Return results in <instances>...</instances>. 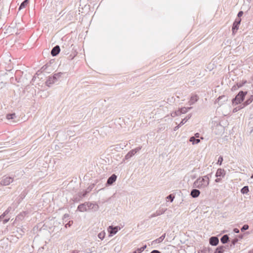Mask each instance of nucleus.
Wrapping results in <instances>:
<instances>
[{
  "label": "nucleus",
  "instance_id": "f257e3e1",
  "mask_svg": "<svg viewBox=\"0 0 253 253\" xmlns=\"http://www.w3.org/2000/svg\"><path fill=\"white\" fill-rule=\"evenodd\" d=\"M209 184V178L208 175L199 177L193 183V187L198 189H204Z\"/></svg>",
  "mask_w": 253,
  "mask_h": 253
},
{
  "label": "nucleus",
  "instance_id": "f03ea898",
  "mask_svg": "<svg viewBox=\"0 0 253 253\" xmlns=\"http://www.w3.org/2000/svg\"><path fill=\"white\" fill-rule=\"evenodd\" d=\"M98 209L99 207L97 204L89 202H85L84 204H80L78 207V210L81 212L86 211L89 210L96 211Z\"/></svg>",
  "mask_w": 253,
  "mask_h": 253
},
{
  "label": "nucleus",
  "instance_id": "7ed1b4c3",
  "mask_svg": "<svg viewBox=\"0 0 253 253\" xmlns=\"http://www.w3.org/2000/svg\"><path fill=\"white\" fill-rule=\"evenodd\" d=\"M247 91H240L237 95L232 100V103L233 106L241 103L244 100Z\"/></svg>",
  "mask_w": 253,
  "mask_h": 253
},
{
  "label": "nucleus",
  "instance_id": "20e7f679",
  "mask_svg": "<svg viewBox=\"0 0 253 253\" xmlns=\"http://www.w3.org/2000/svg\"><path fill=\"white\" fill-rule=\"evenodd\" d=\"M13 181V178L10 176H4L2 178L0 181V184L2 186H7L12 183Z\"/></svg>",
  "mask_w": 253,
  "mask_h": 253
},
{
  "label": "nucleus",
  "instance_id": "39448f33",
  "mask_svg": "<svg viewBox=\"0 0 253 253\" xmlns=\"http://www.w3.org/2000/svg\"><path fill=\"white\" fill-rule=\"evenodd\" d=\"M120 229V228L118 226H109L107 229L108 232L109 233V236L111 237L116 234Z\"/></svg>",
  "mask_w": 253,
  "mask_h": 253
},
{
  "label": "nucleus",
  "instance_id": "423d86ee",
  "mask_svg": "<svg viewBox=\"0 0 253 253\" xmlns=\"http://www.w3.org/2000/svg\"><path fill=\"white\" fill-rule=\"evenodd\" d=\"M241 19L240 18H237L233 24L232 28V33L234 34L239 29V26L240 24Z\"/></svg>",
  "mask_w": 253,
  "mask_h": 253
},
{
  "label": "nucleus",
  "instance_id": "0eeeda50",
  "mask_svg": "<svg viewBox=\"0 0 253 253\" xmlns=\"http://www.w3.org/2000/svg\"><path fill=\"white\" fill-rule=\"evenodd\" d=\"M126 144L125 143L113 145L111 146V150H114L116 151H120L121 150L123 149L126 146Z\"/></svg>",
  "mask_w": 253,
  "mask_h": 253
},
{
  "label": "nucleus",
  "instance_id": "6e6552de",
  "mask_svg": "<svg viewBox=\"0 0 253 253\" xmlns=\"http://www.w3.org/2000/svg\"><path fill=\"white\" fill-rule=\"evenodd\" d=\"M117 176L115 174H113L108 178L106 182V186L111 185L117 179Z\"/></svg>",
  "mask_w": 253,
  "mask_h": 253
},
{
  "label": "nucleus",
  "instance_id": "1a4fd4ad",
  "mask_svg": "<svg viewBox=\"0 0 253 253\" xmlns=\"http://www.w3.org/2000/svg\"><path fill=\"white\" fill-rule=\"evenodd\" d=\"M199 100V96L197 94H193L188 101L189 105H192Z\"/></svg>",
  "mask_w": 253,
  "mask_h": 253
},
{
  "label": "nucleus",
  "instance_id": "9d476101",
  "mask_svg": "<svg viewBox=\"0 0 253 253\" xmlns=\"http://www.w3.org/2000/svg\"><path fill=\"white\" fill-rule=\"evenodd\" d=\"M57 82L56 80H55V77L52 76H49L46 81L45 82V84L48 86H50L52 84H54Z\"/></svg>",
  "mask_w": 253,
  "mask_h": 253
},
{
  "label": "nucleus",
  "instance_id": "9b49d317",
  "mask_svg": "<svg viewBox=\"0 0 253 253\" xmlns=\"http://www.w3.org/2000/svg\"><path fill=\"white\" fill-rule=\"evenodd\" d=\"M209 242L211 245L216 246L219 243V240L217 237L213 236L210 238Z\"/></svg>",
  "mask_w": 253,
  "mask_h": 253
},
{
  "label": "nucleus",
  "instance_id": "f8f14e48",
  "mask_svg": "<svg viewBox=\"0 0 253 253\" xmlns=\"http://www.w3.org/2000/svg\"><path fill=\"white\" fill-rule=\"evenodd\" d=\"M166 237V233H164L163 235H162L160 237L156 239V240L153 241L151 243V245H154L156 244H159L161 243L165 239Z\"/></svg>",
  "mask_w": 253,
  "mask_h": 253
},
{
  "label": "nucleus",
  "instance_id": "ddd939ff",
  "mask_svg": "<svg viewBox=\"0 0 253 253\" xmlns=\"http://www.w3.org/2000/svg\"><path fill=\"white\" fill-rule=\"evenodd\" d=\"M60 48L59 45L54 46L51 51V54L53 56H56L60 52Z\"/></svg>",
  "mask_w": 253,
  "mask_h": 253
},
{
  "label": "nucleus",
  "instance_id": "4468645a",
  "mask_svg": "<svg viewBox=\"0 0 253 253\" xmlns=\"http://www.w3.org/2000/svg\"><path fill=\"white\" fill-rule=\"evenodd\" d=\"M225 175V171L223 169H218L216 172L215 176L216 177H223Z\"/></svg>",
  "mask_w": 253,
  "mask_h": 253
},
{
  "label": "nucleus",
  "instance_id": "2eb2a0df",
  "mask_svg": "<svg viewBox=\"0 0 253 253\" xmlns=\"http://www.w3.org/2000/svg\"><path fill=\"white\" fill-rule=\"evenodd\" d=\"M200 191L199 190L196 189H193L191 191L190 195L193 198H197L200 195Z\"/></svg>",
  "mask_w": 253,
  "mask_h": 253
},
{
  "label": "nucleus",
  "instance_id": "dca6fc26",
  "mask_svg": "<svg viewBox=\"0 0 253 253\" xmlns=\"http://www.w3.org/2000/svg\"><path fill=\"white\" fill-rule=\"evenodd\" d=\"M192 117V114H189L185 118L182 120L181 122L179 123V126H182L185 124Z\"/></svg>",
  "mask_w": 253,
  "mask_h": 253
},
{
  "label": "nucleus",
  "instance_id": "f3484780",
  "mask_svg": "<svg viewBox=\"0 0 253 253\" xmlns=\"http://www.w3.org/2000/svg\"><path fill=\"white\" fill-rule=\"evenodd\" d=\"M225 248L226 247L224 246H219L216 249L214 253H223Z\"/></svg>",
  "mask_w": 253,
  "mask_h": 253
},
{
  "label": "nucleus",
  "instance_id": "a211bd4d",
  "mask_svg": "<svg viewBox=\"0 0 253 253\" xmlns=\"http://www.w3.org/2000/svg\"><path fill=\"white\" fill-rule=\"evenodd\" d=\"M253 101V96H250L247 100L243 103V107H246L250 104Z\"/></svg>",
  "mask_w": 253,
  "mask_h": 253
},
{
  "label": "nucleus",
  "instance_id": "6ab92c4d",
  "mask_svg": "<svg viewBox=\"0 0 253 253\" xmlns=\"http://www.w3.org/2000/svg\"><path fill=\"white\" fill-rule=\"evenodd\" d=\"M229 241V237L227 235H223L220 239V241L222 244H225Z\"/></svg>",
  "mask_w": 253,
  "mask_h": 253
},
{
  "label": "nucleus",
  "instance_id": "aec40b11",
  "mask_svg": "<svg viewBox=\"0 0 253 253\" xmlns=\"http://www.w3.org/2000/svg\"><path fill=\"white\" fill-rule=\"evenodd\" d=\"M28 3V0H24L20 4V5L19 7V10H20L21 9L25 8Z\"/></svg>",
  "mask_w": 253,
  "mask_h": 253
},
{
  "label": "nucleus",
  "instance_id": "412c9836",
  "mask_svg": "<svg viewBox=\"0 0 253 253\" xmlns=\"http://www.w3.org/2000/svg\"><path fill=\"white\" fill-rule=\"evenodd\" d=\"M189 141L191 142L193 144H198L200 142V140L199 139H196L195 137H191Z\"/></svg>",
  "mask_w": 253,
  "mask_h": 253
},
{
  "label": "nucleus",
  "instance_id": "4be33fe9",
  "mask_svg": "<svg viewBox=\"0 0 253 253\" xmlns=\"http://www.w3.org/2000/svg\"><path fill=\"white\" fill-rule=\"evenodd\" d=\"M134 155V151L131 150L125 156V159L128 160Z\"/></svg>",
  "mask_w": 253,
  "mask_h": 253
},
{
  "label": "nucleus",
  "instance_id": "5701e85b",
  "mask_svg": "<svg viewBox=\"0 0 253 253\" xmlns=\"http://www.w3.org/2000/svg\"><path fill=\"white\" fill-rule=\"evenodd\" d=\"M227 97L226 96L222 95L218 97L216 100V101H219L220 100H222L223 102H224L227 101Z\"/></svg>",
  "mask_w": 253,
  "mask_h": 253
},
{
  "label": "nucleus",
  "instance_id": "b1692460",
  "mask_svg": "<svg viewBox=\"0 0 253 253\" xmlns=\"http://www.w3.org/2000/svg\"><path fill=\"white\" fill-rule=\"evenodd\" d=\"M147 247L146 245H144L140 248H138L136 251L133 252L132 253H141L143 252Z\"/></svg>",
  "mask_w": 253,
  "mask_h": 253
},
{
  "label": "nucleus",
  "instance_id": "393cba45",
  "mask_svg": "<svg viewBox=\"0 0 253 253\" xmlns=\"http://www.w3.org/2000/svg\"><path fill=\"white\" fill-rule=\"evenodd\" d=\"M249 191V187L248 186H244L241 190V192L243 194L248 193Z\"/></svg>",
  "mask_w": 253,
  "mask_h": 253
},
{
  "label": "nucleus",
  "instance_id": "a878e982",
  "mask_svg": "<svg viewBox=\"0 0 253 253\" xmlns=\"http://www.w3.org/2000/svg\"><path fill=\"white\" fill-rule=\"evenodd\" d=\"M180 115H181V114H180V112L179 110V109L174 112H173L171 113V116L172 117H175L176 116H178Z\"/></svg>",
  "mask_w": 253,
  "mask_h": 253
},
{
  "label": "nucleus",
  "instance_id": "bb28decb",
  "mask_svg": "<svg viewBox=\"0 0 253 253\" xmlns=\"http://www.w3.org/2000/svg\"><path fill=\"white\" fill-rule=\"evenodd\" d=\"M16 118V115L15 113L8 114L6 115V119L8 120L14 119Z\"/></svg>",
  "mask_w": 253,
  "mask_h": 253
},
{
  "label": "nucleus",
  "instance_id": "cd10ccee",
  "mask_svg": "<svg viewBox=\"0 0 253 253\" xmlns=\"http://www.w3.org/2000/svg\"><path fill=\"white\" fill-rule=\"evenodd\" d=\"M105 234H106V233H105V231H102V232H100V233L98 234V237L100 239H101V240H102L104 238V237H105Z\"/></svg>",
  "mask_w": 253,
  "mask_h": 253
},
{
  "label": "nucleus",
  "instance_id": "c85d7f7f",
  "mask_svg": "<svg viewBox=\"0 0 253 253\" xmlns=\"http://www.w3.org/2000/svg\"><path fill=\"white\" fill-rule=\"evenodd\" d=\"M244 107H243V103L240 106L234 108L233 110V113H236V112H238L239 110H240V109H243Z\"/></svg>",
  "mask_w": 253,
  "mask_h": 253
},
{
  "label": "nucleus",
  "instance_id": "c756f323",
  "mask_svg": "<svg viewBox=\"0 0 253 253\" xmlns=\"http://www.w3.org/2000/svg\"><path fill=\"white\" fill-rule=\"evenodd\" d=\"M166 210L167 209H162V210L157 211H156V215H160L163 214L165 212Z\"/></svg>",
  "mask_w": 253,
  "mask_h": 253
},
{
  "label": "nucleus",
  "instance_id": "7c9ffc66",
  "mask_svg": "<svg viewBox=\"0 0 253 253\" xmlns=\"http://www.w3.org/2000/svg\"><path fill=\"white\" fill-rule=\"evenodd\" d=\"M179 110L180 112V114L181 115L182 114H185L187 112V109H186V107H182V108L179 109Z\"/></svg>",
  "mask_w": 253,
  "mask_h": 253
},
{
  "label": "nucleus",
  "instance_id": "2f4dec72",
  "mask_svg": "<svg viewBox=\"0 0 253 253\" xmlns=\"http://www.w3.org/2000/svg\"><path fill=\"white\" fill-rule=\"evenodd\" d=\"M249 226L247 224H245L243 226V227L241 228V230L242 232H244L245 230H247L249 229Z\"/></svg>",
  "mask_w": 253,
  "mask_h": 253
},
{
  "label": "nucleus",
  "instance_id": "473e14b6",
  "mask_svg": "<svg viewBox=\"0 0 253 253\" xmlns=\"http://www.w3.org/2000/svg\"><path fill=\"white\" fill-rule=\"evenodd\" d=\"M62 73H57L56 74H54L53 76L55 77V80L57 81L58 79H59L61 76Z\"/></svg>",
  "mask_w": 253,
  "mask_h": 253
},
{
  "label": "nucleus",
  "instance_id": "72a5a7b5",
  "mask_svg": "<svg viewBox=\"0 0 253 253\" xmlns=\"http://www.w3.org/2000/svg\"><path fill=\"white\" fill-rule=\"evenodd\" d=\"M239 88V87L238 86V85H237L236 84L234 85L232 88H231V90L232 91H235L236 90H237Z\"/></svg>",
  "mask_w": 253,
  "mask_h": 253
},
{
  "label": "nucleus",
  "instance_id": "f704fd0d",
  "mask_svg": "<svg viewBox=\"0 0 253 253\" xmlns=\"http://www.w3.org/2000/svg\"><path fill=\"white\" fill-rule=\"evenodd\" d=\"M238 240L237 238H235L231 241V246H234L237 243Z\"/></svg>",
  "mask_w": 253,
  "mask_h": 253
},
{
  "label": "nucleus",
  "instance_id": "c9c22d12",
  "mask_svg": "<svg viewBox=\"0 0 253 253\" xmlns=\"http://www.w3.org/2000/svg\"><path fill=\"white\" fill-rule=\"evenodd\" d=\"M247 83L246 81L243 82L242 83H238L236 84L237 85H238L239 88L242 87L246 83Z\"/></svg>",
  "mask_w": 253,
  "mask_h": 253
},
{
  "label": "nucleus",
  "instance_id": "e433bc0d",
  "mask_svg": "<svg viewBox=\"0 0 253 253\" xmlns=\"http://www.w3.org/2000/svg\"><path fill=\"white\" fill-rule=\"evenodd\" d=\"M223 161V158L221 156H220L218 158V160L217 161V164H219V165H221Z\"/></svg>",
  "mask_w": 253,
  "mask_h": 253
},
{
  "label": "nucleus",
  "instance_id": "4c0bfd02",
  "mask_svg": "<svg viewBox=\"0 0 253 253\" xmlns=\"http://www.w3.org/2000/svg\"><path fill=\"white\" fill-rule=\"evenodd\" d=\"M167 198L170 201L172 202L173 201L174 197L172 196V195H169Z\"/></svg>",
  "mask_w": 253,
  "mask_h": 253
},
{
  "label": "nucleus",
  "instance_id": "58836bf2",
  "mask_svg": "<svg viewBox=\"0 0 253 253\" xmlns=\"http://www.w3.org/2000/svg\"><path fill=\"white\" fill-rule=\"evenodd\" d=\"M141 149V147H138L133 150L132 151H134V153L135 154L137 152H138L140 149Z\"/></svg>",
  "mask_w": 253,
  "mask_h": 253
},
{
  "label": "nucleus",
  "instance_id": "ea45409f",
  "mask_svg": "<svg viewBox=\"0 0 253 253\" xmlns=\"http://www.w3.org/2000/svg\"><path fill=\"white\" fill-rule=\"evenodd\" d=\"M26 193L25 191H23L20 195V198L23 199L26 196Z\"/></svg>",
  "mask_w": 253,
  "mask_h": 253
},
{
  "label": "nucleus",
  "instance_id": "a19ab883",
  "mask_svg": "<svg viewBox=\"0 0 253 253\" xmlns=\"http://www.w3.org/2000/svg\"><path fill=\"white\" fill-rule=\"evenodd\" d=\"M243 15V12L242 11H240L237 15L238 18H240Z\"/></svg>",
  "mask_w": 253,
  "mask_h": 253
},
{
  "label": "nucleus",
  "instance_id": "79ce46f5",
  "mask_svg": "<svg viewBox=\"0 0 253 253\" xmlns=\"http://www.w3.org/2000/svg\"><path fill=\"white\" fill-rule=\"evenodd\" d=\"M12 210V208L11 207H9L6 210H5V212L6 213L8 214Z\"/></svg>",
  "mask_w": 253,
  "mask_h": 253
},
{
  "label": "nucleus",
  "instance_id": "37998d69",
  "mask_svg": "<svg viewBox=\"0 0 253 253\" xmlns=\"http://www.w3.org/2000/svg\"><path fill=\"white\" fill-rule=\"evenodd\" d=\"M6 214V212L4 211L0 216V219L3 218Z\"/></svg>",
  "mask_w": 253,
  "mask_h": 253
},
{
  "label": "nucleus",
  "instance_id": "c03bdc74",
  "mask_svg": "<svg viewBox=\"0 0 253 253\" xmlns=\"http://www.w3.org/2000/svg\"><path fill=\"white\" fill-rule=\"evenodd\" d=\"M69 217V214L66 213L63 216V219H65L66 218H68Z\"/></svg>",
  "mask_w": 253,
  "mask_h": 253
},
{
  "label": "nucleus",
  "instance_id": "a18cd8bd",
  "mask_svg": "<svg viewBox=\"0 0 253 253\" xmlns=\"http://www.w3.org/2000/svg\"><path fill=\"white\" fill-rule=\"evenodd\" d=\"M233 231L236 233H239L240 232L238 228H234Z\"/></svg>",
  "mask_w": 253,
  "mask_h": 253
},
{
  "label": "nucleus",
  "instance_id": "49530a36",
  "mask_svg": "<svg viewBox=\"0 0 253 253\" xmlns=\"http://www.w3.org/2000/svg\"><path fill=\"white\" fill-rule=\"evenodd\" d=\"M215 181L216 182H220L221 181V178L217 177V178L215 180Z\"/></svg>",
  "mask_w": 253,
  "mask_h": 253
},
{
  "label": "nucleus",
  "instance_id": "de8ad7c7",
  "mask_svg": "<svg viewBox=\"0 0 253 253\" xmlns=\"http://www.w3.org/2000/svg\"><path fill=\"white\" fill-rule=\"evenodd\" d=\"M150 253H161V252L158 250H153Z\"/></svg>",
  "mask_w": 253,
  "mask_h": 253
},
{
  "label": "nucleus",
  "instance_id": "09e8293b",
  "mask_svg": "<svg viewBox=\"0 0 253 253\" xmlns=\"http://www.w3.org/2000/svg\"><path fill=\"white\" fill-rule=\"evenodd\" d=\"M181 126H179V124H178V126H175L174 128V130L175 131L176 130H177L180 127H181Z\"/></svg>",
  "mask_w": 253,
  "mask_h": 253
},
{
  "label": "nucleus",
  "instance_id": "8fccbe9b",
  "mask_svg": "<svg viewBox=\"0 0 253 253\" xmlns=\"http://www.w3.org/2000/svg\"><path fill=\"white\" fill-rule=\"evenodd\" d=\"M9 218L4 219L3 221V224H5L6 223H7L9 221Z\"/></svg>",
  "mask_w": 253,
  "mask_h": 253
},
{
  "label": "nucleus",
  "instance_id": "3c124183",
  "mask_svg": "<svg viewBox=\"0 0 253 253\" xmlns=\"http://www.w3.org/2000/svg\"><path fill=\"white\" fill-rule=\"evenodd\" d=\"M194 137H195V138H199L200 137V134L199 133H196L195 134V136Z\"/></svg>",
  "mask_w": 253,
  "mask_h": 253
},
{
  "label": "nucleus",
  "instance_id": "603ef678",
  "mask_svg": "<svg viewBox=\"0 0 253 253\" xmlns=\"http://www.w3.org/2000/svg\"><path fill=\"white\" fill-rule=\"evenodd\" d=\"M92 187H88V188L87 189V190L86 191H87V193L89 192L91 190Z\"/></svg>",
  "mask_w": 253,
  "mask_h": 253
},
{
  "label": "nucleus",
  "instance_id": "864d4df0",
  "mask_svg": "<svg viewBox=\"0 0 253 253\" xmlns=\"http://www.w3.org/2000/svg\"><path fill=\"white\" fill-rule=\"evenodd\" d=\"M87 191H85L82 195V196L83 197H85L86 196V195L87 194Z\"/></svg>",
  "mask_w": 253,
  "mask_h": 253
},
{
  "label": "nucleus",
  "instance_id": "5fc2aeb1",
  "mask_svg": "<svg viewBox=\"0 0 253 253\" xmlns=\"http://www.w3.org/2000/svg\"><path fill=\"white\" fill-rule=\"evenodd\" d=\"M157 216V215H156V212L155 213H154V214H152V215H151V217H155V216Z\"/></svg>",
  "mask_w": 253,
  "mask_h": 253
},
{
  "label": "nucleus",
  "instance_id": "6e6d98bb",
  "mask_svg": "<svg viewBox=\"0 0 253 253\" xmlns=\"http://www.w3.org/2000/svg\"><path fill=\"white\" fill-rule=\"evenodd\" d=\"M186 109H187V111L188 112L189 110L192 109V107H186Z\"/></svg>",
  "mask_w": 253,
  "mask_h": 253
},
{
  "label": "nucleus",
  "instance_id": "4d7b16f0",
  "mask_svg": "<svg viewBox=\"0 0 253 253\" xmlns=\"http://www.w3.org/2000/svg\"><path fill=\"white\" fill-rule=\"evenodd\" d=\"M67 226H71L70 221H69L68 223H67L66 224V227H67Z\"/></svg>",
  "mask_w": 253,
  "mask_h": 253
},
{
  "label": "nucleus",
  "instance_id": "13d9d810",
  "mask_svg": "<svg viewBox=\"0 0 253 253\" xmlns=\"http://www.w3.org/2000/svg\"><path fill=\"white\" fill-rule=\"evenodd\" d=\"M92 252V251H91L90 249H89V250H88V252H86V253H90V252Z\"/></svg>",
  "mask_w": 253,
  "mask_h": 253
},
{
  "label": "nucleus",
  "instance_id": "bf43d9fd",
  "mask_svg": "<svg viewBox=\"0 0 253 253\" xmlns=\"http://www.w3.org/2000/svg\"><path fill=\"white\" fill-rule=\"evenodd\" d=\"M249 253H253V250H251V251H250Z\"/></svg>",
  "mask_w": 253,
  "mask_h": 253
},
{
  "label": "nucleus",
  "instance_id": "052dcab7",
  "mask_svg": "<svg viewBox=\"0 0 253 253\" xmlns=\"http://www.w3.org/2000/svg\"><path fill=\"white\" fill-rule=\"evenodd\" d=\"M251 178L253 179V174H252Z\"/></svg>",
  "mask_w": 253,
  "mask_h": 253
},
{
  "label": "nucleus",
  "instance_id": "680f3d73",
  "mask_svg": "<svg viewBox=\"0 0 253 253\" xmlns=\"http://www.w3.org/2000/svg\"><path fill=\"white\" fill-rule=\"evenodd\" d=\"M251 96H253V95H252Z\"/></svg>",
  "mask_w": 253,
  "mask_h": 253
}]
</instances>
